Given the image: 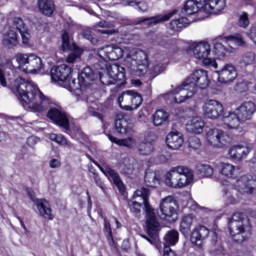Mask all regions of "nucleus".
Here are the masks:
<instances>
[{"label":"nucleus","instance_id":"obj_41","mask_svg":"<svg viewBox=\"0 0 256 256\" xmlns=\"http://www.w3.org/2000/svg\"><path fill=\"white\" fill-rule=\"evenodd\" d=\"M240 65L242 67H255L256 65V53L255 52H247L244 54L240 60Z\"/></svg>","mask_w":256,"mask_h":256},{"label":"nucleus","instance_id":"obj_33","mask_svg":"<svg viewBox=\"0 0 256 256\" xmlns=\"http://www.w3.org/2000/svg\"><path fill=\"white\" fill-rule=\"evenodd\" d=\"M152 123L155 127H163L169 123V113L165 110H157L153 114Z\"/></svg>","mask_w":256,"mask_h":256},{"label":"nucleus","instance_id":"obj_9","mask_svg":"<svg viewBox=\"0 0 256 256\" xmlns=\"http://www.w3.org/2000/svg\"><path fill=\"white\" fill-rule=\"evenodd\" d=\"M159 217L166 223H175L179 219V212L177 210V200L175 196H166L160 200L159 203Z\"/></svg>","mask_w":256,"mask_h":256},{"label":"nucleus","instance_id":"obj_26","mask_svg":"<svg viewBox=\"0 0 256 256\" xmlns=\"http://www.w3.org/2000/svg\"><path fill=\"white\" fill-rule=\"evenodd\" d=\"M205 0H188L182 8V15H195L198 11H204Z\"/></svg>","mask_w":256,"mask_h":256},{"label":"nucleus","instance_id":"obj_23","mask_svg":"<svg viewBox=\"0 0 256 256\" xmlns=\"http://www.w3.org/2000/svg\"><path fill=\"white\" fill-rule=\"evenodd\" d=\"M31 201L35 203L41 217H44V219L52 220L53 219V213L51 211V206L49 205V202L44 199H37L33 197V195H30Z\"/></svg>","mask_w":256,"mask_h":256},{"label":"nucleus","instance_id":"obj_36","mask_svg":"<svg viewBox=\"0 0 256 256\" xmlns=\"http://www.w3.org/2000/svg\"><path fill=\"white\" fill-rule=\"evenodd\" d=\"M2 43L8 49L16 47L17 43H19L17 33L14 30H8L3 36Z\"/></svg>","mask_w":256,"mask_h":256},{"label":"nucleus","instance_id":"obj_63","mask_svg":"<svg viewBox=\"0 0 256 256\" xmlns=\"http://www.w3.org/2000/svg\"><path fill=\"white\" fill-rule=\"evenodd\" d=\"M49 165L52 169H57V168L61 167V162H59V160H57V159H52L50 161Z\"/></svg>","mask_w":256,"mask_h":256},{"label":"nucleus","instance_id":"obj_45","mask_svg":"<svg viewBox=\"0 0 256 256\" xmlns=\"http://www.w3.org/2000/svg\"><path fill=\"white\" fill-rule=\"evenodd\" d=\"M197 172L201 177H213L214 170L209 164H199Z\"/></svg>","mask_w":256,"mask_h":256},{"label":"nucleus","instance_id":"obj_19","mask_svg":"<svg viewBox=\"0 0 256 256\" xmlns=\"http://www.w3.org/2000/svg\"><path fill=\"white\" fill-rule=\"evenodd\" d=\"M115 130L119 135H133L135 130H133V124L127 121V116L123 114H118L115 120Z\"/></svg>","mask_w":256,"mask_h":256},{"label":"nucleus","instance_id":"obj_56","mask_svg":"<svg viewBox=\"0 0 256 256\" xmlns=\"http://www.w3.org/2000/svg\"><path fill=\"white\" fill-rule=\"evenodd\" d=\"M246 37L256 45V24H253L246 33Z\"/></svg>","mask_w":256,"mask_h":256},{"label":"nucleus","instance_id":"obj_60","mask_svg":"<svg viewBox=\"0 0 256 256\" xmlns=\"http://www.w3.org/2000/svg\"><path fill=\"white\" fill-rule=\"evenodd\" d=\"M93 179L97 186L100 187V189H103V181H101V177H99V174L93 173Z\"/></svg>","mask_w":256,"mask_h":256},{"label":"nucleus","instance_id":"obj_29","mask_svg":"<svg viewBox=\"0 0 256 256\" xmlns=\"http://www.w3.org/2000/svg\"><path fill=\"white\" fill-rule=\"evenodd\" d=\"M183 143H185V140L179 132H170L166 137V144L170 149H181Z\"/></svg>","mask_w":256,"mask_h":256},{"label":"nucleus","instance_id":"obj_13","mask_svg":"<svg viewBox=\"0 0 256 256\" xmlns=\"http://www.w3.org/2000/svg\"><path fill=\"white\" fill-rule=\"evenodd\" d=\"M106 69L108 77H110V80H107V77L100 75V81L102 85H115V83L125 82V67L117 63H114L108 65Z\"/></svg>","mask_w":256,"mask_h":256},{"label":"nucleus","instance_id":"obj_55","mask_svg":"<svg viewBox=\"0 0 256 256\" xmlns=\"http://www.w3.org/2000/svg\"><path fill=\"white\" fill-rule=\"evenodd\" d=\"M22 37V46L23 47H31V34L26 30L24 32H20Z\"/></svg>","mask_w":256,"mask_h":256},{"label":"nucleus","instance_id":"obj_48","mask_svg":"<svg viewBox=\"0 0 256 256\" xmlns=\"http://www.w3.org/2000/svg\"><path fill=\"white\" fill-rule=\"evenodd\" d=\"M71 49H75V46L71 45V37L67 31H63L62 33V50L63 51H71Z\"/></svg>","mask_w":256,"mask_h":256},{"label":"nucleus","instance_id":"obj_38","mask_svg":"<svg viewBox=\"0 0 256 256\" xmlns=\"http://www.w3.org/2000/svg\"><path fill=\"white\" fill-rule=\"evenodd\" d=\"M144 181L147 187H157L161 182V176H159L155 171L148 170L145 173Z\"/></svg>","mask_w":256,"mask_h":256},{"label":"nucleus","instance_id":"obj_31","mask_svg":"<svg viewBox=\"0 0 256 256\" xmlns=\"http://www.w3.org/2000/svg\"><path fill=\"white\" fill-rule=\"evenodd\" d=\"M78 77L80 79L81 85L84 87H89V85H92L93 81L96 79L95 72L91 67L84 68Z\"/></svg>","mask_w":256,"mask_h":256},{"label":"nucleus","instance_id":"obj_5","mask_svg":"<svg viewBox=\"0 0 256 256\" xmlns=\"http://www.w3.org/2000/svg\"><path fill=\"white\" fill-rule=\"evenodd\" d=\"M256 191V176L244 175L234 184L225 186L222 197L226 205H237L241 202V195H251Z\"/></svg>","mask_w":256,"mask_h":256},{"label":"nucleus","instance_id":"obj_62","mask_svg":"<svg viewBox=\"0 0 256 256\" xmlns=\"http://www.w3.org/2000/svg\"><path fill=\"white\" fill-rule=\"evenodd\" d=\"M99 33H102V35H116V33H119V30L112 29V30H98Z\"/></svg>","mask_w":256,"mask_h":256},{"label":"nucleus","instance_id":"obj_61","mask_svg":"<svg viewBox=\"0 0 256 256\" xmlns=\"http://www.w3.org/2000/svg\"><path fill=\"white\" fill-rule=\"evenodd\" d=\"M164 256H177V254H175V251H173L171 247L164 246Z\"/></svg>","mask_w":256,"mask_h":256},{"label":"nucleus","instance_id":"obj_34","mask_svg":"<svg viewBox=\"0 0 256 256\" xmlns=\"http://www.w3.org/2000/svg\"><path fill=\"white\" fill-rule=\"evenodd\" d=\"M39 11L46 17H51L55 12V3L53 0H38Z\"/></svg>","mask_w":256,"mask_h":256},{"label":"nucleus","instance_id":"obj_52","mask_svg":"<svg viewBox=\"0 0 256 256\" xmlns=\"http://www.w3.org/2000/svg\"><path fill=\"white\" fill-rule=\"evenodd\" d=\"M13 28L19 31V33H25L27 31V26L25 22L21 19V17H15L13 19Z\"/></svg>","mask_w":256,"mask_h":256},{"label":"nucleus","instance_id":"obj_4","mask_svg":"<svg viewBox=\"0 0 256 256\" xmlns=\"http://www.w3.org/2000/svg\"><path fill=\"white\" fill-rule=\"evenodd\" d=\"M199 89L209 87V74L203 69L195 70L181 86H178L169 97L173 99L171 103H183L186 99H191Z\"/></svg>","mask_w":256,"mask_h":256},{"label":"nucleus","instance_id":"obj_1","mask_svg":"<svg viewBox=\"0 0 256 256\" xmlns=\"http://www.w3.org/2000/svg\"><path fill=\"white\" fill-rule=\"evenodd\" d=\"M11 90L20 101L24 109H29L33 113H43L49 109L47 117L53 123L66 129H69V116L60 108H53L51 100L41 93V90L29 80L17 78L11 85Z\"/></svg>","mask_w":256,"mask_h":256},{"label":"nucleus","instance_id":"obj_51","mask_svg":"<svg viewBox=\"0 0 256 256\" xmlns=\"http://www.w3.org/2000/svg\"><path fill=\"white\" fill-rule=\"evenodd\" d=\"M128 207L135 217H139L141 215V203L137 202V200L128 201Z\"/></svg>","mask_w":256,"mask_h":256},{"label":"nucleus","instance_id":"obj_50","mask_svg":"<svg viewBox=\"0 0 256 256\" xmlns=\"http://www.w3.org/2000/svg\"><path fill=\"white\" fill-rule=\"evenodd\" d=\"M164 239L168 245H175L179 241V232L177 230L169 231Z\"/></svg>","mask_w":256,"mask_h":256},{"label":"nucleus","instance_id":"obj_18","mask_svg":"<svg viewBox=\"0 0 256 256\" xmlns=\"http://www.w3.org/2000/svg\"><path fill=\"white\" fill-rule=\"evenodd\" d=\"M51 79L55 83H63L67 81L68 77H71V67L66 64H61L60 66H54L51 69Z\"/></svg>","mask_w":256,"mask_h":256},{"label":"nucleus","instance_id":"obj_15","mask_svg":"<svg viewBox=\"0 0 256 256\" xmlns=\"http://www.w3.org/2000/svg\"><path fill=\"white\" fill-rule=\"evenodd\" d=\"M203 114L208 119H219L225 114L223 104L217 100H208L203 105Z\"/></svg>","mask_w":256,"mask_h":256},{"label":"nucleus","instance_id":"obj_12","mask_svg":"<svg viewBox=\"0 0 256 256\" xmlns=\"http://www.w3.org/2000/svg\"><path fill=\"white\" fill-rule=\"evenodd\" d=\"M142 103L143 97L141 94L133 90L124 91L118 97V104L124 111H135V109L141 107Z\"/></svg>","mask_w":256,"mask_h":256},{"label":"nucleus","instance_id":"obj_44","mask_svg":"<svg viewBox=\"0 0 256 256\" xmlns=\"http://www.w3.org/2000/svg\"><path fill=\"white\" fill-rule=\"evenodd\" d=\"M138 153L140 155H151L155 151V147L151 142H142L137 146Z\"/></svg>","mask_w":256,"mask_h":256},{"label":"nucleus","instance_id":"obj_39","mask_svg":"<svg viewBox=\"0 0 256 256\" xmlns=\"http://www.w3.org/2000/svg\"><path fill=\"white\" fill-rule=\"evenodd\" d=\"M167 69V65L163 62H154L148 70L150 79H155L158 75H161Z\"/></svg>","mask_w":256,"mask_h":256},{"label":"nucleus","instance_id":"obj_27","mask_svg":"<svg viewBox=\"0 0 256 256\" xmlns=\"http://www.w3.org/2000/svg\"><path fill=\"white\" fill-rule=\"evenodd\" d=\"M177 13V10H173L168 14L158 15L150 18H140L133 23V25H141V23L148 22V25H158V23H165V21H169L171 17H173Z\"/></svg>","mask_w":256,"mask_h":256},{"label":"nucleus","instance_id":"obj_28","mask_svg":"<svg viewBox=\"0 0 256 256\" xmlns=\"http://www.w3.org/2000/svg\"><path fill=\"white\" fill-rule=\"evenodd\" d=\"M220 175L227 179H237L239 177V168L231 163L221 162L219 165Z\"/></svg>","mask_w":256,"mask_h":256},{"label":"nucleus","instance_id":"obj_16","mask_svg":"<svg viewBox=\"0 0 256 256\" xmlns=\"http://www.w3.org/2000/svg\"><path fill=\"white\" fill-rule=\"evenodd\" d=\"M216 73L218 75V83L224 85L233 83L238 75L237 68L231 63L225 64L220 70H217Z\"/></svg>","mask_w":256,"mask_h":256},{"label":"nucleus","instance_id":"obj_59","mask_svg":"<svg viewBox=\"0 0 256 256\" xmlns=\"http://www.w3.org/2000/svg\"><path fill=\"white\" fill-rule=\"evenodd\" d=\"M98 27H102L104 29H111V28L115 27V24L110 23L108 21H101L98 23Z\"/></svg>","mask_w":256,"mask_h":256},{"label":"nucleus","instance_id":"obj_64","mask_svg":"<svg viewBox=\"0 0 256 256\" xmlns=\"http://www.w3.org/2000/svg\"><path fill=\"white\" fill-rule=\"evenodd\" d=\"M0 85L2 87L7 86V81H5V75L3 74V70L0 69Z\"/></svg>","mask_w":256,"mask_h":256},{"label":"nucleus","instance_id":"obj_57","mask_svg":"<svg viewBox=\"0 0 256 256\" xmlns=\"http://www.w3.org/2000/svg\"><path fill=\"white\" fill-rule=\"evenodd\" d=\"M158 159L160 163H167V161L171 159V153H169L167 150H162L160 155L158 156Z\"/></svg>","mask_w":256,"mask_h":256},{"label":"nucleus","instance_id":"obj_30","mask_svg":"<svg viewBox=\"0 0 256 256\" xmlns=\"http://www.w3.org/2000/svg\"><path fill=\"white\" fill-rule=\"evenodd\" d=\"M203 129H205V122L199 116L193 117L186 124V130L189 131V133L199 135L203 133Z\"/></svg>","mask_w":256,"mask_h":256},{"label":"nucleus","instance_id":"obj_11","mask_svg":"<svg viewBox=\"0 0 256 256\" xmlns=\"http://www.w3.org/2000/svg\"><path fill=\"white\" fill-rule=\"evenodd\" d=\"M233 139L227 132L217 128L209 129L206 132V143L214 149H223L231 145Z\"/></svg>","mask_w":256,"mask_h":256},{"label":"nucleus","instance_id":"obj_35","mask_svg":"<svg viewBox=\"0 0 256 256\" xmlns=\"http://www.w3.org/2000/svg\"><path fill=\"white\" fill-rule=\"evenodd\" d=\"M118 169L124 173V175H133L135 171V161L126 157L119 162Z\"/></svg>","mask_w":256,"mask_h":256},{"label":"nucleus","instance_id":"obj_21","mask_svg":"<svg viewBox=\"0 0 256 256\" xmlns=\"http://www.w3.org/2000/svg\"><path fill=\"white\" fill-rule=\"evenodd\" d=\"M93 163H95V165L99 167L100 171H102V173H104V175L108 177L110 181H113L114 185H116L119 191L121 192L125 191V185H123V181H121V177L119 176V173H117L115 170H113L109 166L101 167V165H99L97 162L93 161Z\"/></svg>","mask_w":256,"mask_h":256},{"label":"nucleus","instance_id":"obj_54","mask_svg":"<svg viewBox=\"0 0 256 256\" xmlns=\"http://www.w3.org/2000/svg\"><path fill=\"white\" fill-rule=\"evenodd\" d=\"M188 147H190V149H200L201 148V139H199L197 136H191L188 139Z\"/></svg>","mask_w":256,"mask_h":256},{"label":"nucleus","instance_id":"obj_6","mask_svg":"<svg viewBox=\"0 0 256 256\" xmlns=\"http://www.w3.org/2000/svg\"><path fill=\"white\" fill-rule=\"evenodd\" d=\"M229 233L237 243L249 241L253 235L251 220L241 212H235L227 219Z\"/></svg>","mask_w":256,"mask_h":256},{"label":"nucleus","instance_id":"obj_8","mask_svg":"<svg viewBox=\"0 0 256 256\" xmlns=\"http://www.w3.org/2000/svg\"><path fill=\"white\" fill-rule=\"evenodd\" d=\"M188 53H193L194 57L202 61L206 67H213L214 69L219 67L215 59L209 58V55H211V45L206 41L191 44L188 48Z\"/></svg>","mask_w":256,"mask_h":256},{"label":"nucleus","instance_id":"obj_3","mask_svg":"<svg viewBox=\"0 0 256 256\" xmlns=\"http://www.w3.org/2000/svg\"><path fill=\"white\" fill-rule=\"evenodd\" d=\"M149 195L151 191L148 188L142 187L134 192L132 199H139L144 205L146 232L149 237L141 235L143 239H146L150 245H154L158 251H161V240H159V232L161 231V223L157 219L155 208H152L149 204Z\"/></svg>","mask_w":256,"mask_h":256},{"label":"nucleus","instance_id":"obj_24","mask_svg":"<svg viewBox=\"0 0 256 256\" xmlns=\"http://www.w3.org/2000/svg\"><path fill=\"white\" fill-rule=\"evenodd\" d=\"M222 127L223 129H239L243 120L239 118L237 112L235 113H224L222 116Z\"/></svg>","mask_w":256,"mask_h":256},{"label":"nucleus","instance_id":"obj_43","mask_svg":"<svg viewBox=\"0 0 256 256\" xmlns=\"http://www.w3.org/2000/svg\"><path fill=\"white\" fill-rule=\"evenodd\" d=\"M191 21L187 19V17H182L177 20H173L170 23V27L173 31H181V29H184V27H187Z\"/></svg>","mask_w":256,"mask_h":256},{"label":"nucleus","instance_id":"obj_32","mask_svg":"<svg viewBox=\"0 0 256 256\" xmlns=\"http://www.w3.org/2000/svg\"><path fill=\"white\" fill-rule=\"evenodd\" d=\"M108 139L109 141L115 143L116 145H119L120 147H127L128 149H135V147H137V140H135L133 137L117 139L113 135L108 134Z\"/></svg>","mask_w":256,"mask_h":256},{"label":"nucleus","instance_id":"obj_40","mask_svg":"<svg viewBox=\"0 0 256 256\" xmlns=\"http://www.w3.org/2000/svg\"><path fill=\"white\" fill-rule=\"evenodd\" d=\"M193 226V216L187 215L182 217L180 222V232L184 235H189V231H191V227Z\"/></svg>","mask_w":256,"mask_h":256},{"label":"nucleus","instance_id":"obj_47","mask_svg":"<svg viewBox=\"0 0 256 256\" xmlns=\"http://www.w3.org/2000/svg\"><path fill=\"white\" fill-rule=\"evenodd\" d=\"M237 25L242 29H247V27L251 25V22L249 21V14L247 12H242L238 14Z\"/></svg>","mask_w":256,"mask_h":256},{"label":"nucleus","instance_id":"obj_58","mask_svg":"<svg viewBox=\"0 0 256 256\" xmlns=\"http://www.w3.org/2000/svg\"><path fill=\"white\" fill-rule=\"evenodd\" d=\"M105 229H106V232L108 233L110 239H111V242L112 243H115V241L113 240V231L111 230V223L107 222V220H105Z\"/></svg>","mask_w":256,"mask_h":256},{"label":"nucleus","instance_id":"obj_2","mask_svg":"<svg viewBox=\"0 0 256 256\" xmlns=\"http://www.w3.org/2000/svg\"><path fill=\"white\" fill-rule=\"evenodd\" d=\"M98 56L104 61H118L123 58V65L131 75L143 77L149 69V54L137 48H121L117 45L104 46L98 49Z\"/></svg>","mask_w":256,"mask_h":256},{"label":"nucleus","instance_id":"obj_49","mask_svg":"<svg viewBox=\"0 0 256 256\" xmlns=\"http://www.w3.org/2000/svg\"><path fill=\"white\" fill-rule=\"evenodd\" d=\"M227 45L231 47L232 45H237L238 47H245V40L242 36H228L226 38Z\"/></svg>","mask_w":256,"mask_h":256},{"label":"nucleus","instance_id":"obj_46","mask_svg":"<svg viewBox=\"0 0 256 256\" xmlns=\"http://www.w3.org/2000/svg\"><path fill=\"white\" fill-rule=\"evenodd\" d=\"M50 141H54V143H57L58 145H62L63 147H69L71 144L68 142L67 138L63 136V134H55L51 133L49 134Z\"/></svg>","mask_w":256,"mask_h":256},{"label":"nucleus","instance_id":"obj_37","mask_svg":"<svg viewBox=\"0 0 256 256\" xmlns=\"http://www.w3.org/2000/svg\"><path fill=\"white\" fill-rule=\"evenodd\" d=\"M77 77L78 81L77 79H75V77H73V74L70 73V76L64 82H62L64 84L63 87H65V89H68V91H79V89L84 86L83 84H81L79 76Z\"/></svg>","mask_w":256,"mask_h":256},{"label":"nucleus","instance_id":"obj_17","mask_svg":"<svg viewBox=\"0 0 256 256\" xmlns=\"http://www.w3.org/2000/svg\"><path fill=\"white\" fill-rule=\"evenodd\" d=\"M209 233V228L204 225L195 227L190 235V241L192 245L198 249H201V247H203V241L209 237Z\"/></svg>","mask_w":256,"mask_h":256},{"label":"nucleus","instance_id":"obj_22","mask_svg":"<svg viewBox=\"0 0 256 256\" xmlns=\"http://www.w3.org/2000/svg\"><path fill=\"white\" fill-rule=\"evenodd\" d=\"M227 7L226 0H204V13L219 15Z\"/></svg>","mask_w":256,"mask_h":256},{"label":"nucleus","instance_id":"obj_25","mask_svg":"<svg viewBox=\"0 0 256 256\" xmlns=\"http://www.w3.org/2000/svg\"><path fill=\"white\" fill-rule=\"evenodd\" d=\"M221 41L227 43V38L218 37L212 40L213 49L218 57H225L227 53H235V48L233 46L225 47Z\"/></svg>","mask_w":256,"mask_h":256},{"label":"nucleus","instance_id":"obj_14","mask_svg":"<svg viewBox=\"0 0 256 256\" xmlns=\"http://www.w3.org/2000/svg\"><path fill=\"white\" fill-rule=\"evenodd\" d=\"M251 151H253V144L249 142H240L228 149V156L231 161L241 162L243 159H247V156Z\"/></svg>","mask_w":256,"mask_h":256},{"label":"nucleus","instance_id":"obj_20","mask_svg":"<svg viewBox=\"0 0 256 256\" xmlns=\"http://www.w3.org/2000/svg\"><path fill=\"white\" fill-rule=\"evenodd\" d=\"M235 111L236 115H238L241 121L245 123V121H250L251 117H253V114L256 111V105L253 101H246L237 107Z\"/></svg>","mask_w":256,"mask_h":256},{"label":"nucleus","instance_id":"obj_10","mask_svg":"<svg viewBox=\"0 0 256 256\" xmlns=\"http://www.w3.org/2000/svg\"><path fill=\"white\" fill-rule=\"evenodd\" d=\"M15 59L19 68L24 71V73H38V71L44 68L43 60L35 54L19 53L15 56Z\"/></svg>","mask_w":256,"mask_h":256},{"label":"nucleus","instance_id":"obj_53","mask_svg":"<svg viewBox=\"0 0 256 256\" xmlns=\"http://www.w3.org/2000/svg\"><path fill=\"white\" fill-rule=\"evenodd\" d=\"M83 51L79 48H74V51L67 56L66 63H75V60L79 59L81 57Z\"/></svg>","mask_w":256,"mask_h":256},{"label":"nucleus","instance_id":"obj_7","mask_svg":"<svg viewBox=\"0 0 256 256\" xmlns=\"http://www.w3.org/2000/svg\"><path fill=\"white\" fill-rule=\"evenodd\" d=\"M193 182V171L185 166H176L165 175V185L171 189H183Z\"/></svg>","mask_w":256,"mask_h":256},{"label":"nucleus","instance_id":"obj_42","mask_svg":"<svg viewBox=\"0 0 256 256\" xmlns=\"http://www.w3.org/2000/svg\"><path fill=\"white\" fill-rule=\"evenodd\" d=\"M123 5L125 7H138V11H142V13L149 9V5L145 1L125 0Z\"/></svg>","mask_w":256,"mask_h":256}]
</instances>
